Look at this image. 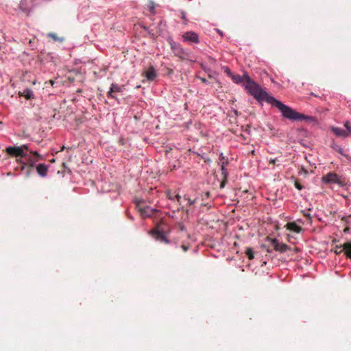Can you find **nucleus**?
<instances>
[{
    "label": "nucleus",
    "mask_w": 351,
    "mask_h": 351,
    "mask_svg": "<svg viewBox=\"0 0 351 351\" xmlns=\"http://www.w3.org/2000/svg\"><path fill=\"white\" fill-rule=\"evenodd\" d=\"M344 232L345 233H349L350 232V228L348 227H346L345 229H344Z\"/></svg>",
    "instance_id": "5fc2aeb1"
},
{
    "label": "nucleus",
    "mask_w": 351,
    "mask_h": 351,
    "mask_svg": "<svg viewBox=\"0 0 351 351\" xmlns=\"http://www.w3.org/2000/svg\"><path fill=\"white\" fill-rule=\"evenodd\" d=\"M269 240H270V246L267 247L266 245H265V244H263L261 245L262 248H265L268 253H271L272 251L270 249V247H273V249L275 251L279 252L280 253L286 252L288 250H290V247L288 245H287L282 242H280L276 238L271 239Z\"/></svg>",
    "instance_id": "39448f33"
},
{
    "label": "nucleus",
    "mask_w": 351,
    "mask_h": 351,
    "mask_svg": "<svg viewBox=\"0 0 351 351\" xmlns=\"http://www.w3.org/2000/svg\"><path fill=\"white\" fill-rule=\"evenodd\" d=\"M217 32L220 35L221 37L223 36V32L219 29H216Z\"/></svg>",
    "instance_id": "8fccbe9b"
},
{
    "label": "nucleus",
    "mask_w": 351,
    "mask_h": 351,
    "mask_svg": "<svg viewBox=\"0 0 351 351\" xmlns=\"http://www.w3.org/2000/svg\"><path fill=\"white\" fill-rule=\"evenodd\" d=\"M167 197H168V199H169L172 200V201L175 200V197H173V196L171 195V193H170V191H167Z\"/></svg>",
    "instance_id": "79ce46f5"
},
{
    "label": "nucleus",
    "mask_w": 351,
    "mask_h": 351,
    "mask_svg": "<svg viewBox=\"0 0 351 351\" xmlns=\"http://www.w3.org/2000/svg\"><path fill=\"white\" fill-rule=\"evenodd\" d=\"M228 165H221V177H222V181H221V187H223L224 186V184L227 182V180H228V169L226 168Z\"/></svg>",
    "instance_id": "dca6fc26"
},
{
    "label": "nucleus",
    "mask_w": 351,
    "mask_h": 351,
    "mask_svg": "<svg viewBox=\"0 0 351 351\" xmlns=\"http://www.w3.org/2000/svg\"><path fill=\"white\" fill-rule=\"evenodd\" d=\"M184 199L188 201V204L189 206L194 204L197 201V198L191 199L187 195H184Z\"/></svg>",
    "instance_id": "c756f323"
},
{
    "label": "nucleus",
    "mask_w": 351,
    "mask_h": 351,
    "mask_svg": "<svg viewBox=\"0 0 351 351\" xmlns=\"http://www.w3.org/2000/svg\"><path fill=\"white\" fill-rule=\"evenodd\" d=\"M21 96L24 97L27 100H32L35 99V95L33 90L29 88H26L21 93Z\"/></svg>",
    "instance_id": "a211bd4d"
},
{
    "label": "nucleus",
    "mask_w": 351,
    "mask_h": 351,
    "mask_svg": "<svg viewBox=\"0 0 351 351\" xmlns=\"http://www.w3.org/2000/svg\"><path fill=\"white\" fill-rule=\"evenodd\" d=\"M138 211L140 212L142 217L149 218V217H152L154 213L158 212V210L151 208L149 206H146L143 208H140L138 209Z\"/></svg>",
    "instance_id": "9d476101"
},
{
    "label": "nucleus",
    "mask_w": 351,
    "mask_h": 351,
    "mask_svg": "<svg viewBox=\"0 0 351 351\" xmlns=\"http://www.w3.org/2000/svg\"><path fill=\"white\" fill-rule=\"evenodd\" d=\"M182 41L189 45H197L200 43L199 36L193 31H187L182 36Z\"/></svg>",
    "instance_id": "423d86ee"
},
{
    "label": "nucleus",
    "mask_w": 351,
    "mask_h": 351,
    "mask_svg": "<svg viewBox=\"0 0 351 351\" xmlns=\"http://www.w3.org/2000/svg\"><path fill=\"white\" fill-rule=\"evenodd\" d=\"M141 28H142L143 29H144L145 31H146V32H149V27H147V26H145V25H141Z\"/></svg>",
    "instance_id": "603ef678"
},
{
    "label": "nucleus",
    "mask_w": 351,
    "mask_h": 351,
    "mask_svg": "<svg viewBox=\"0 0 351 351\" xmlns=\"http://www.w3.org/2000/svg\"><path fill=\"white\" fill-rule=\"evenodd\" d=\"M189 152H191L192 154H195V155H196L197 156H199L200 158H201V155L202 154V153H199V152H196V151H195V150H193L192 149H190Z\"/></svg>",
    "instance_id": "ea45409f"
},
{
    "label": "nucleus",
    "mask_w": 351,
    "mask_h": 351,
    "mask_svg": "<svg viewBox=\"0 0 351 351\" xmlns=\"http://www.w3.org/2000/svg\"><path fill=\"white\" fill-rule=\"evenodd\" d=\"M125 214L127 215V217L132 221H134V217L133 215H131V213L128 210H125Z\"/></svg>",
    "instance_id": "4c0bfd02"
},
{
    "label": "nucleus",
    "mask_w": 351,
    "mask_h": 351,
    "mask_svg": "<svg viewBox=\"0 0 351 351\" xmlns=\"http://www.w3.org/2000/svg\"><path fill=\"white\" fill-rule=\"evenodd\" d=\"M49 165L45 163H40L36 166V172L42 178H45L47 175Z\"/></svg>",
    "instance_id": "f8f14e48"
},
{
    "label": "nucleus",
    "mask_w": 351,
    "mask_h": 351,
    "mask_svg": "<svg viewBox=\"0 0 351 351\" xmlns=\"http://www.w3.org/2000/svg\"><path fill=\"white\" fill-rule=\"evenodd\" d=\"M201 67L203 70L204 71H206L207 70V67H206L203 64H201Z\"/></svg>",
    "instance_id": "6e6d98bb"
},
{
    "label": "nucleus",
    "mask_w": 351,
    "mask_h": 351,
    "mask_svg": "<svg viewBox=\"0 0 351 351\" xmlns=\"http://www.w3.org/2000/svg\"><path fill=\"white\" fill-rule=\"evenodd\" d=\"M291 179L294 180V186L298 191H301L304 189V186L299 183L296 178L292 177Z\"/></svg>",
    "instance_id": "cd10ccee"
},
{
    "label": "nucleus",
    "mask_w": 351,
    "mask_h": 351,
    "mask_svg": "<svg viewBox=\"0 0 351 351\" xmlns=\"http://www.w3.org/2000/svg\"><path fill=\"white\" fill-rule=\"evenodd\" d=\"M29 165L31 167H34L36 162L33 160L30 157L29 158Z\"/></svg>",
    "instance_id": "de8ad7c7"
},
{
    "label": "nucleus",
    "mask_w": 351,
    "mask_h": 351,
    "mask_svg": "<svg viewBox=\"0 0 351 351\" xmlns=\"http://www.w3.org/2000/svg\"><path fill=\"white\" fill-rule=\"evenodd\" d=\"M287 226L289 230L297 233H300L302 230V227L298 225L295 221L288 223Z\"/></svg>",
    "instance_id": "6ab92c4d"
},
{
    "label": "nucleus",
    "mask_w": 351,
    "mask_h": 351,
    "mask_svg": "<svg viewBox=\"0 0 351 351\" xmlns=\"http://www.w3.org/2000/svg\"><path fill=\"white\" fill-rule=\"evenodd\" d=\"M221 69L228 76L230 77L232 76L233 73L228 66H223Z\"/></svg>",
    "instance_id": "c85d7f7f"
},
{
    "label": "nucleus",
    "mask_w": 351,
    "mask_h": 351,
    "mask_svg": "<svg viewBox=\"0 0 351 351\" xmlns=\"http://www.w3.org/2000/svg\"><path fill=\"white\" fill-rule=\"evenodd\" d=\"M166 70H167V73L169 75H171L173 73V69H170V68H168L167 67L166 68Z\"/></svg>",
    "instance_id": "c03bdc74"
},
{
    "label": "nucleus",
    "mask_w": 351,
    "mask_h": 351,
    "mask_svg": "<svg viewBox=\"0 0 351 351\" xmlns=\"http://www.w3.org/2000/svg\"><path fill=\"white\" fill-rule=\"evenodd\" d=\"M17 162H19V163H21L23 165V167L26 165L23 161V160L21 158V159H17Z\"/></svg>",
    "instance_id": "864d4df0"
},
{
    "label": "nucleus",
    "mask_w": 351,
    "mask_h": 351,
    "mask_svg": "<svg viewBox=\"0 0 351 351\" xmlns=\"http://www.w3.org/2000/svg\"><path fill=\"white\" fill-rule=\"evenodd\" d=\"M310 210L311 208L308 209L307 210H302L304 216L309 219H311L312 217L311 213H309Z\"/></svg>",
    "instance_id": "c9c22d12"
},
{
    "label": "nucleus",
    "mask_w": 351,
    "mask_h": 351,
    "mask_svg": "<svg viewBox=\"0 0 351 351\" xmlns=\"http://www.w3.org/2000/svg\"><path fill=\"white\" fill-rule=\"evenodd\" d=\"M209 59L214 60L211 56H209Z\"/></svg>",
    "instance_id": "e2e57ef3"
},
{
    "label": "nucleus",
    "mask_w": 351,
    "mask_h": 351,
    "mask_svg": "<svg viewBox=\"0 0 351 351\" xmlns=\"http://www.w3.org/2000/svg\"><path fill=\"white\" fill-rule=\"evenodd\" d=\"M269 161V163L275 165L276 161H278V158H270Z\"/></svg>",
    "instance_id": "49530a36"
},
{
    "label": "nucleus",
    "mask_w": 351,
    "mask_h": 351,
    "mask_svg": "<svg viewBox=\"0 0 351 351\" xmlns=\"http://www.w3.org/2000/svg\"><path fill=\"white\" fill-rule=\"evenodd\" d=\"M6 153L12 157L25 158L27 154L23 149V147L19 146H8L5 148Z\"/></svg>",
    "instance_id": "1a4fd4ad"
},
{
    "label": "nucleus",
    "mask_w": 351,
    "mask_h": 351,
    "mask_svg": "<svg viewBox=\"0 0 351 351\" xmlns=\"http://www.w3.org/2000/svg\"><path fill=\"white\" fill-rule=\"evenodd\" d=\"M342 252H344L347 258L351 259V242L345 243L339 252L335 251L336 254H340Z\"/></svg>",
    "instance_id": "ddd939ff"
},
{
    "label": "nucleus",
    "mask_w": 351,
    "mask_h": 351,
    "mask_svg": "<svg viewBox=\"0 0 351 351\" xmlns=\"http://www.w3.org/2000/svg\"><path fill=\"white\" fill-rule=\"evenodd\" d=\"M246 88H248L252 96L259 103L263 101L267 104L277 108L281 113L283 119H287L291 122L308 121L315 123L316 117L300 113L292 108L291 106L285 104L281 101L277 99L274 96L270 95L265 90L261 88V85L256 82H252L247 79Z\"/></svg>",
    "instance_id": "f257e3e1"
},
{
    "label": "nucleus",
    "mask_w": 351,
    "mask_h": 351,
    "mask_svg": "<svg viewBox=\"0 0 351 351\" xmlns=\"http://www.w3.org/2000/svg\"><path fill=\"white\" fill-rule=\"evenodd\" d=\"M205 195H206V197H209V196H210V192H209V191H206V192L205 193Z\"/></svg>",
    "instance_id": "4d7b16f0"
},
{
    "label": "nucleus",
    "mask_w": 351,
    "mask_h": 351,
    "mask_svg": "<svg viewBox=\"0 0 351 351\" xmlns=\"http://www.w3.org/2000/svg\"><path fill=\"white\" fill-rule=\"evenodd\" d=\"M167 41L169 44L172 52L176 57L181 60L187 59L190 53L186 49L183 48L180 43L174 41L171 36L167 37Z\"/></svg>",
    "instance_id": "20e7f679"
},
{
    "label": "nucleus",
    "mask_w": 351,
    "mask_h": 351,
    "mask_svg": "<svg viewBox=\"0 0 351 351\" xmlns=\"http://www.w3.org/2000/svg\"><path fill=\"white\" fill-rule=\"evenodd\" d=\"M147 8L151 15L154 16L156 14V3L153 0H149L147 3Z\"/></svg>",
    "instance_id": "412c9836"
},
{
    "label": "nucleus",
    "mask_w": 351,
    "mask_h": 351,
    "mask_svg": "<svg viewBox=\"0 0 351 351\" xmlns=\"http://www.w3.org/2000/svg\"><path fill=\"white\" fill-rule=\"evenodd\" d=\"M162 21H161L158 23V25H159V26H160V25H162Z\"/></svg>",
    "instance_id": "052dcab7"
},
{
    "label": "nucleus",
    "mask_w": 351,
    "mask_h": 351,
    "mask_svg": "<svg viewBox=\"0 0 351 351\" xmlns=\"http://www.w3.org/2000/svg\"><path fill=\"white\" fill-rule=\"evenodd\" d=\"M298 222H300V223H302V219H298Z\"/></svg>",
    "instance_id": "bf43d9fd"
},
{
    "label": "nucleus",
    "mask_w": 351,
    "mask_h": 351,
    "mask_svg": "<svg viewBox=\"0 0 351 351\" xmlns=\"http://www.w3.org/2000/svg\"><path fill=\"white\" fill-rule=\"evenodd\" d=\"M32 153L34 156H37L39 159H41V160H42V159L43 158V156H42L38 153V152H37V151H33V152H32Z\"/></svg>",
    "instance_id": "58836bf2"
},
{
    "label": "nucleus",
    "mask_w": 351,
    "mask_h": 351,
    "mask_svg": "<svg viewBox=\"0 0 351 351\" xmlns=\"http://www.w3.org/2000/svg\"><path fill=\"white\" fill-rule=\"evenodd\" d=\"M245 254L250 260H252L254 258V252L253 248L251 247H246Z\"/></svg>",
    "instance_id": "4be33fe9"
},
{
    "label": "nucleus",
    "mask_w": 351,
    "mask_h": 351,
    "mask_svg": "<svg viewBox=\"0 0 351 351\" xmlns=\"http://www.w3.org/2000/svg\"><path fill=\"white\" fill-rule=\"evenodd\" d=\"M231 110V112H232L234 113V114L236 117L239 116V112H238V110H237V109H235V108H231V110Z\"/></svg>",
    "instance_id": "37998d69"
},
{
    "label": "nucleus",
    "mask_w": 351,
    "mask_h": 351,
    "mask_svg": "<svg viewBox=\"0 0 351 351\" xmlns=\"http://www.w3.org/2000/svg\"><path fill=\"white\" fill-rule=\"evenodd\" d=\"M298 174L299 175H302V174H304V175H308V171L306 169H305L304 167H302L299 171H298Z\"/></svg>",
    "instance_id": "72a5a7b5"
},
{
    "label": "nucleus",
    "mask_w": 351,
    "mask_h": 351,
    "mask_svg": "<svg viewBox=\"0 0 351 351\" xmlns=\"http://www.w3.org/2000/svg\"><path fill=\"white\" fill-rule=\"evenodd\" d=\"M36 40L33 38L32 40H29V45L32 48V49H34L36 48Z\"/></svg>",
    "instance_id": "2f4dec72"
},
{
    "label": "nucleus",
    "mask_w": 351,
    "mask_h": 351,
    "mask_svg": "<svg viewBox=\"0 0 351 351\" xmlns=\"http://www.w3.org/2000/svg\"><path fill=\"white\" fill-rule=\"evenodd\" d=\"M36 5L33 0H21L19 9L29 16L35 9Z\"/></svg>",
    "instance_id": "0eeeda50"
},
{
    "label": "nucleus",
    "mask_w": 351,
    "mask_h": 351,
    "mask_svg": "<svg viewBox=\"0 0 351 351\" xmlns=\"http://www.w3.org/2000/svg\"><path fill=\"white\" fill-rule=\"evenodd\" d=\"M176 210H173L172 213H166V215L169 217V218H174V213H175Z\"/></svg>",
    "instance_id": "a19ab883"
},
{
    "label": "nucleus",
    "mask_w": 351,
    "mask_h": 351,
    "mask_svg": "<svg viewBox=\"0 0 351 351\" xmlns=\"http://www.w3.org/2000/svg\"><path fill=\"white\" fill-rule=\"evenodd\" d=\"M62 165L64 168H66V164L64 162H63Z\"/></svg>",
    "instance_id": "680f3d73"
},
{
    "label": "nucleus",
    "mask_w": 351,
    "mask_h": 351,
    "mask_svg": "<svg viewBox=\"0 0 351 351\" xmlns=\"http://www.w3.org/2000/svg\"><path fill=\"white\" fill-rule=\"evenodd\" d=\"M201 158L204 159V162L207 164H210L211 162V159L204 152H202V154L201 155Z\"/></svg>",
    "instance_id": "7c9ffc66"
},
{
    "label": "nucleus",
    "mask_w": 351,
    "mask_h": 351,
    "mask_svg": "<svg viewBox=\"0 0 351 351\" xmlns=\"http://www.w3.org/2000/svg\"><path fill=\"white\" fill-rule=\"evenodd\" d=\"M250 78V80L252 82H255L254 80H253L250 77V75H248L247 73H245L243 74V75H234L233 74L232 76L231 77V79L232 80V82L236 84H241L244 88L247 91V93L250 95L251 93H250L248 88H246V84H247V79Z\"/></svg>",
    "instance_id": "6e6552de"
},
{
    "label": "nucleus",
    "mask_w": 351,
    "mask_h": 351,
    "mask_svg": "<svg viewBox=\"0 0 351 351\" xmlns=\"http://www.w3.org/2000/svg\"><path fill=\"white\" fill-rule=\"evenodd\" d=\"M341 247H342L341 245H336V247H335V251H337V252H339V251H340V250H341Z\"/></svg>",
    "instance_id": "3c124183"
},
{
    "label": "nucleus",
    "mask_w": 351,
    "mask_h": 351,
    "mask_svg": "<svg viewBox=\"0 0 351 351\" xmlns=\"http://www.w3.org/2000/svg\"><path fill=\"white\" fill-rule=\"evenodd\" d=\"M82 90L80 89L77 90V93H80Z\"/></svg>",
    "instance_id": "0e129e2a"
},
{
    "label": "nucleus",
    "mask_w": 351,
    "mask_h": 351,
    "mask_svg": "<svg viewBox=\"0 0 351 351\" xmlns=\"http://www.w3.org/2000/svg\"><path fill=\"white\" fill-rule=\"evenodd\" d=\"M21 147H23V149H28V146L27 145H23Z\"/></svg>",
    "instance_id": "13d9d810"
},
{
    "label": "nucleus",
    "mask_w": 351,
    "mask_h": 351,
    "mask_svg": "<svg viewBox=\"0 0 351 351\" xmlns=\"http://www.w3.org/2000/svg\"><path fill=\"white\" fill-rule=\"evenodd\" d=\"M230 163L228 158L226 157L222 152L219 154L218 165H228Z\"/></svg>",
    "instance_id": "aec40b11"
},
{
    "label": "nucleus",
    "mask_w": 351,
    "mask_h": 351,
    "mask_svg": "<svg viewBox=\"0 0 351 351\" xmlns=\"http://www.w3.org/2000/svg\"><path fill=\"white\" fill-rule=\"evenodd\" d=\"M47 36L49 37V38H51L54 41H58L59 40V38L57 36V35L54 33H52V32H50L47 34Z\"/></svg>",
    "instance_id": "f704fd0d"
},
{
    "label": "nucleus",
    "mask_w": 351,
    "mask_h": 351,
    "mask_svg": "<svg viewBox=\"0 0 351 351\" xmlns=\"http://www.w3.org/2000/svg\"><path fill=\"white\" fill-rule=\"evenodd\" d=\"M343 126L346 128V132L348 134V136H351V123L349 120H346L343 122Z\"/></svg>",
    "instance_id": "393cba45"
},
{
    "label": "nucleus",
    "mask_w": 351,
    "mask_h": 351,
    "mask_svg": "<svg viewBox=\"0 0 351 351\" xmlns=\"http://www.w3.org/2000/svg\"><path fill=\"white\" fill-rule=\"evenodd\" d=\"M175 199H176V200L178 201L179 205H181V202H180V199H181V196L179 195V194H177L176 196H175Z\"/></svg>",
    "instance_id": "a18cd8bd"
},
{
    "label": "nucleus",
    "mask_w": 351,
    "mask_h": 351,
    "mask_svg": "<svg viewBox=\"0 0 351 351\" xmlns=\"http://www.w3.org/2000/svg\"><path fill=\"white\" fill-rule=\"evenodd\" d=\"M38 58L41 62H43L45 63L51 62L55 64L56 60L55 53L51 52L48 53L43 58H40V57Z\"/></svg>",
    "instance_id": "f3484780"
},
{
    "label": "nucleus",
    "mask_w": 351,
    "mask_h": 351,
    "mask_svg": "<svg viewBox=\"0 0 351 351\" xmlns=\"http://www.w3.org/2000/svg\"><path fill=\"white\" fill-rule=\"evenodd\" d=\"M112 93H114L113 92V89L110 88L108 92L107 93L108 98L115 99L117 101L118 104H120V101L118 99V97H117V95H112Z\"/></svg>",
    "instance_id": "bb28decb"
},
{
    "label": "nucleus",
    "mask_w": 351,
    "mask_h": 351,
    "mask_svg": "<svg viewBox=\"0 0 351 351\" xmlns=\"http://www.w3.org/2000/svg\"><path fill=\"white\" fill-rule=\"evenodd\" d=\"M151 235L156 241L163 243L168 245H172L175 248L178 247V242L169 239L168 232L163 230H160L158 227L152 229L149 231Z\"/></svg>",
    "instance_id": "7ed1b4c3"
},
{
    "label": "nucleus",
    "mask_w": 351,
    "mask_h": 351,
    "mask_svg": "<svg viewBox=\"0 0 351 351\" xmlns=\"http://www.w3.org/2000/svg\"><path fill=\"white\" fill-rule=\"evenodd\" d=\"M323 184H337L340 187L347 186V181L345 176L337 174L334 171H330L321 178Z\"/></svg>",
    "instance_id": "f03ea898"
},
{
    "label": "nucleus",
    "mask_w": 351,
    "mask_h": 351,
    "mask_svg": "<svg viewBox=\"0 0 351 351\" xmlns=\"http://www.w3.org/2000/svg\"><path fill=\"white\" fill-rule=\"evenodd\" d=\"M330 147L335 152H337V153H339L340 155L344 156L348 161L351 162V156L348 155V154H346L343 149L341 147V146H339V145H337L335 140H332L331 144H330Z\"/></svg>",
    "instance_id": "9b49d317"
},
{
    "label": "nucleus",
    "mask_w": 351,
    "mask_h": 351,
    "mask_svg": "<svg viewBox=\"0 0 351 351\" xmlns=\"http://www.w3.org/2000/svg\"><path fill=\"white\" fill-rule=\"evenodd\" d=\"M199 79L201 80L202 83H204V84H208L209 82H208V81L206 78L199 77Z\"/></svg>",
    "instance_id": "09e8293b"
},
{
    "label": "nucleus",
    "mask_w": 351,
    "mask_h": 351,
    "mask_svg": "<svg viewBox=\"0 0 351 351\" xmlns=\"http://www.w3.org/2000/svg\"><path fill=\"white\" fill-rule=\"evenodd\" d=\"M110 88L113 89L114 93H121L123 90L122 87L115 83H112Z\"/></svg>",
    "instance_id": "a878e982"
},
{
    "label": "nucleus",
    "mask_w": 351,
    "mask_h": 351,
    "mask_svg": "<svg viewBox=\"0 0 351 351\" xmlns=\"http://www.w3.org/2000/svg\"><path fill=\"white\" fill-rule=\"evenodd\" d=\"M180 247L182 249V250L184 252H187L189 250V246L188 245L184 244V243H182Z\"/></svg>",
    "instance_id": "e433bc0d"
},
{
    "label": "nucleus",
    "mask_w": 351,
    "mask_h": 351,
    "mask_svg": "<svg viewBox=\"0 0 351 351\" xmlns=\"http://www.w3.org/2000/svg\"><path fill=\"white\" fill-rule=\"evenodd\" d=\"M339 217L341 220L346 225H350L351 221L350 220V218L351 217V214L349 215H339Z\"/></svg>",
    "instance_id": "b1692460"
},
{
    "label": "nucleus",
    "mask_w": 351,
    "mask_h": 351,
    "mask_svg": "<svg viewBox=\"0 0 351 351\" xmlns=\"http://www.w3.org/2000/svg\"><path fill=\"white\" fill-rule=\"evenodd\" d=\"M179 12L181 15V19L182 20V24L186 25L189 23V19L186 17V13L183 10H180Z\"/></svg>",
    "instance_id": "5701e85b"
},
{
    "label": "nucleus",
    "mask_w": 351,
    "mask_h": 351,
    "mask_svg": "<svg viewBox=\"0 0 351 351\" xmlns=\"http://www.w3.org/2000/svg\"><path fill=\"white\" fill-rule=\"evenodd\" d=\"M145 77L149 81H154L157 77L156 71L153 65L149 67L148 71L145 73Z\"/></svg>",
    "instance_id": "2eb2a0df"
},
{
    "label": "nucleus",
    "mask_w": 351,
    "mask_h": 351,
    "mask_svg": "<svg viewBox=\"0 0 351 351\" xmlns=\"http://www.w3.org/2000/svg\"><path fill=\"white\" fill-rule=\"evenodd\" d=\"M177 226L180 231H182V232L186 231V228L183 223L179 222V223H178Z\"/></svg>",
    "instance_id": "473e14b6"
},
{
    "label": "nucleus",
    "mask_w": 351,
    "mask_h": 351,
    "mask_svg": "<svg viewBox=\"0 0 351 351\" xmlns=\"http://www.w3.org/2000/svg\"><path fill=\"white\" fill-rule=\"evenodd\" d=\"M330 130L338 137L347 138L349 136L348 134H347L345 130L340 128L331 126Z\"/></svg>",
    "instance_id": "4468645a"
}]
</instances>
